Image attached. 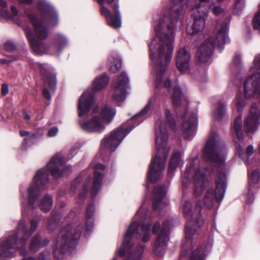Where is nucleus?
<instances>
[{"label":"nucleus","instance_id":"f257e3e1","mask_svg":"<svg viewBox=\"0 0 260 260\" xmlns=\"http://www.w3.org/2000/svg\"><path fill=\"white\" fill-rule=\"evenodd\" d=\"M65 158L60 153H56L50 159L46 166L39 170L33 178L31 183L27 189V199L21 192V205L22 206L21 218L15 230L11 231L7 236L0 239V260H8L15 256V252L19 251L22 255H26L27 241L36 231L41 220L42 215L39 214L29 220V225L27 226L25 218L28 211L27 200L32 209L38 206L42 211L50 210L53 205L51 196L45 194L40 199V190L48 187L49 172L55 178H60L64 174L72 172L70 165L64 166Z\"/></svg>","mask_w":260,"mask_h":260},{"label":"nucleus","instance_id":"f03ea898","mask_svg":"<svg viewBox=\"0 0 260 260\" xmlns=\"http://www.w3.org/2000/svg\"><path fill=\"white\" fill-rule=\"evenodd\" d=\"M155 36L149 45L150 57L151 60V74L154 80V96L151 98L148 104L137 114L135 115L127 123H123L113 130L102 140L100 151L103 154L107 151L113 152L122 142L124 138L148 116L151 106L157 104L161 97L162 87V19L154 20Z\"/></svg>","mask_w":260,"mask_h":260},{"label":"nucleus","instance_id":"7ed1b4c3","mask_svg":"<svg viewBox=\"0 0 260 260\" xmlns=\"http://www.w3.org/2000/svg\"><path fill=\"white\" fill-rule=\"evenodd\" d=\"M38 7L41 13L40 16L27 14L33 26V32L30 28H24L31 47L37 54H53L54 52L59 54L69 44L68 40L65 36L57 34L54 44L51 46H48L45 43L49 34V27L58 24L57 12L46 0H42Z\"/></svg>","mask_w":260,"mask_h":260},{"label":"nucleus","instance_id":"20e7f679","mask_svg":"<svg viewBox=\"0 0 260 260\" xmlns=\"http://www.w3.org/2000/svg\"><path fill=\"white\" fill-rule=\"evenodd\" d=\"M109 81V77L106 74L98 77L93 82L91 90L86 91L79 99L78 106L79 123L80 127L86 132L102 133L105 129L103 122L109 123L116 114L115 109L108 106L100 110L95 107L91 111V107L94 102V92L106 88Z\"/></svg>","mask_w":260,"mask_h":260},{"label":"nucleus","instance_id":"39448f33","mask_svg":"<svg viewBox=\"0 0 260 260\" xmlns=\"http://www.w3.org/2000/svg\"><path fill=\"white\" fill-rule=\"evenodd\" d=\"M152 215L147 206L143 203L136 213L125 234L122 244L116 251L121 257L126 253L125 260H141L145 246L135 243V240L147 242L151 236Z\"/></svg>","mask_w":260,"mask_h":260},{"label":"nucleus","instance_id":"423d86ee","mask_svg":"<svg viewBox=\"0 0 260 260\" xmlns=\"http://www.w3.org/2000/svg\"><path fill=\"white\" fill-rule=\"evenodd\" d=\"M155 116L154 134L156 153L151 161L148 174L147 181L152 184L157 183L152 191V206L155 212L160 214L162 206V185L160 182L162 171V120L157 110Z\"/></svg>","mask_w":260,"mask_h":260},{"label":"nucleus","instance_id":"0eeeda50","mask_svg":"<svg viewBox=\"0 0 260 260\" xmlns=\"http://www.w3.org/2000/svg\"><path fill=\"white\" fill-rule=\"evenodd\" d=\"M68 216L62 223V228L56 239V247L53 250L54 256L58 260L65 254H71L76 249V244L79 240L84 229V224L75 222Z\"/></svg>","mask_w":260,"mask_h":260},{"label":"nucleus","instance_id":"6e6552de","mask_svg":"<svg viewBox=\"0 0 260 260\" xmlns=\"http://www.w3.org/2000/svg\"><path fill=\"white\" fill-rule=\"evenodd\" d=\"M170 1L173 4V6L170 10L169 16L166 17L170 22L167 25V32L166 30L164 32V56H165V66L166 67H168L171 63L173 54L174 27L183 14L181 3L184 0Z\"/></svg>","mask_w":260,"mask_h":260},{"label":"nucleus","instance_id":"1a4fd4ad","mask_svg":"<svg viewBox=\"0 0 260 260\" xmlns=\"http://www.w3.org/2000/svg\"><path fill=\"white\" fill-rule=\"evenodd\" d=\"M90 167H92L94 170L93 179L91 180L90 175H87L86 171L82 172L79 175L72 183L71 189H75L78 187L79 183L83 179L84 176L86 182H84L83 185V190L81 191L77 199V201L79 204H82L84 202L86 191L88 189L89 184L92 182L91 187V193L92 200H94L100 190L103 180V174L100 171L104 170L105 166L101 164H90Z\"/></svg>","mask_w":260,"mask_h":260},{"label":"nucleus","instance_id":"9d476101","mask_svg":"<svg viewBox=\"0 0 260 260\" xmlns=\"http://www.w3.org/2000/svg\"><path fill=\"white\" fill-rule=\"evenodd\" d=\"M226 153L225 146L223 140L216 133H211L205 146L204 159L215 166L222 167L225 161Z\"/></svg>","mask_w":260,"mask_h":260},{"label":"nucleus","instance_id":"9b49d317","mask_svg":"<svg viewBox=\"0 0 260 260\" xmlns=\"http://www.w3.org/2000/svg\"><path fill=\"white\" fill-rule=\"evenodd\" d=\"M251 70L254 73L248 77L244 82V97L241 93H239L236 98L235 102L238 109L245 105V99L256 96L260 100V83L257 81L258 79H260V59L257 58L255 59L254 67Z\"/></svg>","mask_w":260,"mask_h":260},{"label":"nucleus","instance_id":"f8f14e48","mask_svg":"<svg viewBox=\"0 0 260 260\" xmlns=\"http://www.w3.org/2000/svg\"><path fill=\"white\" fill-rule=\"evenodd\" d=\"M229 23L227 21L223 22L220 24L219 30L216 37V41L212 37H210L205 40L200 46L197 53V57L201 62H207L211 57L214 46L216 45L219 48H222L223 45L229 41L227 32Z\"/></svg>","mask_w":260,"mask_h":260},{"label":"nucleus","instance_id":"ddd939ff","mask_svg":"<svg viewBox=\"0 0 260 260\" xmlns=\"http://www.w3.org/2000/svg\"><path fill=\"white\" fill-rule=\"evenodd\" d=\"M192 221H190L185 228V240L182 245V252L180 260H204L205 254L202 249H197L192 251V236L197 232L191 226Z\"/></svg>","mask_w":260,"mask_h":260},{"label":"nucleus","instance_id":"4468645a","mask_svg":"<svg viewBox=\"0 0 260 260\" xmlns=\"http://www.w3.org/2000/svg\"><path fill=\"white\" fill-rule=\"evenodd\" d=\"M30 68L44 79L45 84L50 91L54 92L56 88V73L54 69L47 63L31 62Z\"/></svg>","mask_w":260,"mask_h":260},{"label":"nucleus","instance_id":"2eb2a0df","mask_svg":"<svg viewBox=\"0 0 260 260\" xmlns=\"http://www.w3.org/2000/svg\"><path fill=\"white\" fill-rule=\"evenodd\" d=\"M101 6L100 12L102 16L105 18L107 24L114 28H120L121 26V15L118 3L113 6V14L111 11L104 6L105 0H96Z\"/></svg>","mask_w":260,"mask_h":260},{"label":"nucleus","instance_id":"dca6fc26","mask_svg":"<svg viewBox=\"0 0 260 260\" xmlns=\"http://www.w3.org/2000/svg\"><path fill=\"white\" fill-rule=\"evenodd\" d=\"M128 82V77L124 72H122L114 82L113 86L114 92L112 95L114 103L120 104L125 100L127 94Z\"/></svg>","mask_w":260,"mask_h":260},{"label":"nucleus","instance_id":"f3484780","mask_svg":"<svg viewBox=\"0 0 260 260\" xmlns=\"http://www.w3.org/2000/svg\"><path fill=\"white\" fill-rule=\"evenodd\" d=\"M260 118V110L255 104H253L250 109L248 116L244 122V129L248 133L254 132L258 126V120Z\"/></svg>","mask_w":260,"mask_h":260},{"label":"nucleus","instance_id":"a211bd4d","mask_svg":"<svg viewBox=\"0 0 260 260\" xmlns=\"http://www.w3.org/2000/svg\"><path fill=\"white\" fill-rule=\"evenodd\" d=\"M190 55L184 48L180 49L178 51L176 59V66L181 73L187 72L189 68Z\"/></svg>","mask_w":260,"mask_h":260},{"label":"nucleus","instance_id":"6ab92c4d","mask_svg":"<svg viewBox=\"0 0 260 260\" xmlns=\"http://www.w3.org/2000/svg\"><path fill=\"white\" fill-rule=\"evenodd\" d=\"M226 175L223 172H218L215 177L216 188L215 196L217 201H221L223 198L226 187Z\"/></svg>","mask_w":260,"mask_h":260},{"label":"nucleus","instance_id":"aec40b11","mask_svg":"<svg viewBox=\"0 0 260 260\" xmlns=\"http://www.w3.org/2000/svg\"><path fill=\"white\" fill-rule=\"evenodd\" d=\"M199 16H196L194 19L192 25L193 33H198L204 30L205 27V18L207 17V10H204L202 8V4H199L197 7Z\"/></svg>","mask_w":260,"mask_h":260},{"label":"nucleus","instance_id":"412c9836","mask_svg":"<svg viewBox=\"0 0 260 260\" xmlns=\"http://www.w3.org/2000/svg\"><path fill=\"white\" fill-rule=\"evenodd\" d=\"M152 232L154 235L158 234L153 243V251L156 255L160 256L162 251V228L161 227L159 221L154 223Z\"/></svg>","mask_w":260,"mask_h":260},{"label":"nucleus","instance_id":"4be33fe9","mask_svg":"<svg viewBox=\"0 0 260 260\" xmlns=\"http://www.w3.org/2000/svg\"><path fill=\"white\" fill-rule=\"evenodd\" d=\"M197 125V118L195 114H193L189 117L185 118L183 123L184 136L186 139L192 136L196 129Z\"/></svg>","mask_w":260,"mask_h":260},{"label":"nucleus","instance_id":"5701e85b","mask_svg":"<svg viewBox=\"0 0 260 260\" xmlns=\"http://www.w3.org/2000/svg\"><path fill=\"white\" fill-rule=\"evenodd\" d=\"M95 211L94 203L88 204L86 211V224L85 235L87 236L91 233L94 226L93 215Z\"/></svg>","mask_w":260,"mask_h":260},{"label":"nucleus","instance_id":"b1692460","mask_svg":"<svg viewBox=\"0 0 260 260\" xmlns=\"http://www.w3.org/2000/svg\"><path fill=\"white\" fill-rule=\"evenodd\" d=\"M193 181L194 185V192L196 196H200L203 192L206 185L205 175L202 171L198 170L193 176Z\"/></svg>","mask_w":260,"mask_h":260},{"label":"nucleus","instance_id":"393cba45","mask_svg":"<svg viewBox=\"0 0 260 260\" xmlns=\"http://www.w3.org/2000/svg\"><path fill=\"white\" fill-rule=\"evenodd\" d=\"M171 85V82L169 79L166 80L164 83V86L168 88L169 92H171L172 90L173 91L172 96L173 104L174 106L177 107L181 104L182 93L179 86L175 85L172 88Z\"/></svg>","mask_w":260,"mask_h":260},{"label":"nucleus","instance_id":"a878e982","mask_svg":"<svg viewBox=\"0 0 260 260\" xmlns=\"http://www.w3.org/2000/svg\"><path fill=\"white\" fill-rule=\"evenodd\" d=\"M49 243V240L47 239H44L41 240V237L39 234H36L31 238L29 245V249L30 251L37 252L40 249L47 245Z\"/></svg>","mask_w":260,"mask_h":260},{"label":"nucleus","instance_id":"bb28decb","mask_svg":"<svg viewBox=\"0 0 260 260\" xmlns=\"http://www.w3.org/2000/svg\"><path fill=\"white\" fill-rule=\"evenodd\" d=\"M181 162V153L178 151H174L169 163V173L171 174L173 173Z\"/></svg>","mask_w":260,"mask_h":260},{"label":"nucleus","instance_id":"cd10ccee","mask_svg":"<svg viewBox=\"0 0 260 260\" xmlns=\"http://www.w3.org/2000/svg\"><path fill=\"white\" fill-rule=\"evenodd\" d=\"M61 217L60 213L56 211L51 213L50 217L47 218L45 222H47L46 228L50 232L53 231L56 228Z\"/></svg>","mask_w":260,"mask_h":260},{"label":"nucleus","instance_id":"c85d7f7f","mask_svg":"<svg viewBox=\"0 0 260 260\" xmlns=\"http://www.w3.org/2000/svg\"><path fill=\"white\" fill-rule=\"evenodd\" d=\"M108 66L109 70L115 73L119 70L122 66V61L120 58L117 55H112L109 58Z\"/></svg>","mask_w":260,"mask_h":260},{"label":"nucleus","instance_id":"c756f323","mask_svg":"<svg viewBox=\"0 0 260 260\" xmlns=\"http://www.w3.org/2000/svg\"><path fill=\"white\" fill-rule=\"evenodd\" d=\"M166 118L164 121V126H165L166 131L175 132L176 130V121L170 113L169 110L166 111Z\"/></svg>","mask_w":260,"mask_h":260},{"label":"nucleus","instance_id":"7c9ffc66","mask_svg":"<svg viewBox=\"0 0 260 260\" xmlns=\"http://www.w3.org/2000/svg\"><path fill=\"white\" fill-rule=\"evenodd\" d=\"M215 201L217 202H220L216 200L215 196V190L213 191L211 189H208L203 200L204 205L208 208H210L213 206Z\"/></svg>","mask_w":260,"mask_h":260},{"label":"nucleus","instance_id":"2f4dec72","mask_svg":"<svg viewBox=\"0 0 260 260\" xmlns=\"http://www.w3.org/2000/svg\"><path fill=\"white\" fill-rule=\"evenodd\" d=\"M241 115H238L234 123V130L235 133L237 134V137L239 140L242 139L243 138V134L242 131V124H241Z\"/></svg>","mask_w":260,"mask_h":260},{"label":"nucleus","instance_id":"473e14b6","mask_svg":"<svg viewBox=\"0 0 260 260\" xmlns=\"http://www.w3.org/2000/svg\"><path fill=\"white\" fill-rule=\"evenodd\" d=\"M200 4H202V8L204 10H207L208 12V9H211L214 14L216 15H221L223 16L225 14V12L223 9H222L219 6H214V4L213 3V5L210 8L207 6V5L205 3H201Z\"/></svg>","mask_w":260,"mask_h":260},{"label":"nucleus","instance_id":"72a5a7b5","mask_svg":"<svg viewBox=\"0 0 260 260\" xmlns=\"http://www.w3.org/2000/svg\"><path fill=\"white\" fill-rule=\"evenodd\" d=\"M226 105L224 103L219 102L217 104L214 112V116L216 119H220L225 113Z\"/></svg>","mask_w":260,"mask_h":260},{"label":"nucleus","instance_id":"f704fd0d","mask_svg":"<svg viewBox=\"0 0 260 260\" xmlns=\"http://www.w3.org/2000/svg\"><path fill=\"white\" fill-rule=\"evenodd\" d=\"M183 211L186 217L189 219H193V213L191 210V204L189 202H185L183 206Z\"/></svg>","mask_w":260,"mask_h":260},{"label":"nucleus","instance_id":"c9c22d12","mask_svg":"<svg viewBox=\"0 0 260 260\" xmlns=\"http://www.w3.org/2000/svg\"><path fill=\"white\" fill-rule=\"evenodd\" d=\"M172 225V221L169 220L164 223V246L165 245V239H168V236L170 233V229Z\"/></svg>","mask_w":260,"mask_h":260},{"label":"nucleus","instance_id":"e433bc0d","mask_svg":"<svg viewBox=\"0 0 260 260\" xmlns=\"http://www.w3.org/2000/svg\"><path fill=\"white\" fill-rule=\"evenodd\" d=\"M20 135L23 137H26L24 139V141L26 143H28L36 138V134H30L28 131H20Z\"/></svg>","mask_w":260,"mask_h":260},{"label":"nucleus","instance_id":"4c0bfd02","mask_svg":"<svg viewBox=\"0 0 260 260\" xmlns=\"http://www.w3.org/2000/svg\"><path fill=\"white\" fill-rule=\"evenodd\" d=\"M253 27L254 29H260V9L255 14L252 21Z\"/></svg>","mask_w":260,"mask_h":260},{"label":"nucleus","instance_id":"58836bf2","mask_svg":"<svg viewBox=\"0 0 260 260\" xmlns=\"http://www.w3.org/2000/svg\"><path fill=\"white\" fill-rule=\"evenodd\" d=\"M11 14L10 13V12H9V16H8V17H5L3 15H0V17H3L4 18H7V19H10V18H12V19H14V18L16 16H18V10L17 9H16V8L14 6H12L11 7Z\"/></svg>","mask_w":260,"mask_h":260},{"label":"nucleus","instance_id":"ea45409f","mask_svg":"<svg viewBox=\"0 0 260 260\" xmlns=\"http://www.w3.org/2000/svg\"><path fill=\"white\" fill-rule=\"evenodd\" d=\"M4 48L6 51L11 52L16 49V46L13 42L8 41L4 44Z\"/></svg>","mask_w":260,"mask_h":260},{"label":"nucleus","instance_id":"a19ab883","mask_svg":"<svg viewBox=\"0 0 260 260\" xmlns=\"http://www.w3.org/2000/svg\"><path fill=\"white\" fill-rule=\"evenodd\" d=\"M250 179L254 183H257L259 180V173L257 171H253L250 174Z\"/></svg>","mask_w":260,"mask_h":260},{"label":"nucleus","instance_id":"79ce46f5","mask_svg":"<svg viewBox=\"0 0 260 260\" xmlns=\"http://www.w3.org/2000/svg\"><path fill=\"white\" fill-rule=\"evenodd\" d=\"M245 0H236L235 6L233 9V12L235 14H239V11L238 10V7H240L241 4H243Z\"/></svg>","mask_w":260,"mask_h":260},{"label":"nucleus","instance_id":"37998d69","mask_svg":"<svg viewBox=\"0 0 260 260\" xmlns=\"http://www.w3.org/2000/svg\"><path fill=\"white\" fill-rule=\"evenodd\" d=\"M58 130L57 127H53L50 128L48 132V135L50 137H53L55 136L58 133Z\"/></svg>","mask_w":260,"mask_h":260},{"label":"nucleus","instance_id":"c03bdc74","mask_svg":"<svg viewBox=\"0 0 260 260\" xmlns=\"http://www.w3.org/2000/svg\"><path fill=\"white\" fill-rule=\"evenodd\" d=\"M49 253L48 251H44L41 252L38 257V260H47V255Z\"/></svg>","mask_w":260,"mask_h":260},{"label":"nucleus","instance_id":"a18cd8bd","mask_svg":"<svg viewBox=\"0 0 260 260\" xmlns=\"http://www.w3.org/2000/svg\"><path fill=\"white\" fill-rule=\"evenodd\" d=\"M7 6V2L4 0H0V7L1 9H0L1 11H9L7 9H5Z\"/></svg>","mask_w":260,"mask_h":260},{"label":"nucleus","instance_id":"49530a36","mask_svg":"<svg viewBox=\"0 0 260 260\" xmlns=\"http://www.w3.org/2000/svg\"><path fill=\"white\" fill-rule=\"evenodd\" d=\"M43 95L46 99L50 101L51 100V96L50 95V93L49 91L47 89L44 88L43 91Z\"/></svg>","mask_w":260,"mask_h":260},{"label":"nucleus","instance_id":"de8ad7c7","mask_svg":"<svg viewBox=\"0 0 260 260\" xmlns=\"http://www.w3.org/2000/svg\"><path fill=\"white\" fill-rule=\"evenodd\" d=\"M1 91H2V94H3L4 95H6L8 93L9 88L7 84H3L2 85V88H1Z\"/></svg>","mask_w":260,"mask_h":260},{"label":"nucleus","instance_id":"09e8293b","mask_svg":"<svg viewBox=\"0 0 260 260\" xmlns=\"http://www.w3.org/2000/svg\"><path fill=\"white\" fill-rule=\"evenodd\" d=\"M79 147L78 146H74L70 150V153L72 156L75 155L79 151Z\"/></svg>","mask_w":260,"mask_h":260},{"label":"nucleus","instance_id":"8fccbe9b","mask_svg":"<svg viewBox=\"0 0 260 260\" xmlns=\"http://www.w3.org/2000/svg\"><path fill=\"white\" fill-rule=\"evenodd\" d=\"M201 3H205L207 6L209 8L211 7L213 4V1L212 0H199Z\"/></svg>","mask_w":260,"mask_h":260},{"label":"nucleus","instance_id":"3c124183","mask_svg":"<svg viewBox=\"0 0 260 260\" xmlns=\"http://www.w3.org/2000/svg\"><path fill=\"white\" fill-rule=\"evenodd\" d=\"M253 152V147L252 145H249L246 148V153L248 155H251Z\"/></svg>","mask_w":260,"mask_h":260},{"label":"nucleus","instance_id":"603ef678","mask_svg":"<svg viewBox=\"0 0 260 260\" xmlns=\"http://www.w3.org/2000/svg\"><path fill=\"white\" fill-rule=\"evenodd\" d=\"M16 59H0V62L3 64H8L13 61L15 60Z\"/></svg>","mask_w":260,"mask_h":260},{"label":"nucleus","instance_id":"864d4df0","mask_svg":"<svg viewBox=\"0 0 260 260\" xmlns=\"http://www.w3.org/2000/svg\"><path fill=\"white\" fill-rule=\"evenodd\" d=\"M19 3L21 4H25L27 5H30L33 3V0H17Z\"/></svg>","mask_w":260,"mask_h":260},{"label":"nucleus","instance_id":"5fc2aeb1","mask_svg":"<svg viewBox=\"0 0 260 260\" xmlns=\"http://www.w3.org/2000/svg\"><path fill=\"white\" fill-rule=\"evenodd\" d=\"M24 115V119L26 120H29L30 119V116L29 114L26 112L25 110H24L23 112Z\"/></svg>","mask_w":260,"mask_h":260},{"label":"nucleus","instance_id":"6e6d98bb","mask_svg":"<svg viewBox=\"0 0 260 260\" xmlns=\"http://www.w3.org/2000/svg\"><path fill=\"white\" fill-rule=\"evenodd\" d=\"M0 15H3L5 17H8L9 16V13L8 11H0Z\"/></svg>","mask_w":260,"mask_h":260},{"label":"nucleus","instance_id":"4d7b16f0","mask_svg":"<svg viewBox=\"0 0 260 260\" xmlns=\"http://www.w3.org/2000/svg\"><path fill=\"white\" fill-rule=\"evenodd\" d=\"M35 257L32 256H29L27 257H24L20 260H35Z\"/></svg>","mask_w":260,"mask_h":260},{"label":"nucleus","instance_id":"13d9d810","mask_svg":"<svg viewBox=\"0 0 260 260\" xmlns=\"http://www.w3.org/2000/svg\"><path fill=\"white\" fill-rule=\"evenodd\" d=\"M240 59V56L239 55H237L234 58V61L237 63Z\"/></svg>","mask_w":260,"mask_h":260},{"label":"nucleus","instance_id":"bf43d9fd","mask_svg":"<svg viewBox=\"0 0 260 260\" xmlns=\"http://www.w3.org/2000/svg\"><path fill=\"white\" fill-rule=\"evenodd\" d=\"M116 1L117 2H118L119 0H116ZM114 1V0H107V2L109 4H111ZM117 3L118 4V3Z\"/></svg>","mask_w":260,"mask_h":260},{"label":"nucleus","instance_id":"052dcab7","mask_svg":"<svg viewBox=\"0 0 260 260\" xmlns=\"http://www.w3.org/2000/svg\"><path fill=\"white\" fill-rule=\"evenodd\" d=\"M199 208V211H198V212H199V213H200V212H201V206H200V205L199 206V205H198L197 206V208Z\"/></svg>","mask_w":260,"mask_h":260},{"label":"nucleus","instance_id":"680f3d73","mask_svg":"<svg viewBox=\"0 0 260 260\" xmlns=\"http://www.w3.org/2000/svg\"><path fill=\"white\" fill-rule=\"evenodd\" d=\"M167 193V191H166L165 188H164V192H163V193H164V197H165V194Z\"/></svg>","mask_w":260,"mask_h":260},{"label":"nucleus","instance_id":"e2e57ef3","mask_svg":"<svg viewBox=\"0 0 260 260\" xmlns=\"http://www.w3.org/2000/svg\"><path fill=\"white\" fill-rule=\"evenodd\" d=\"M64 206H65V204H64V203H61V207H64Z\"/></svg>","mask_w":260,"mask_h":260},{"label":"nucleus","instance_id":"0e129e2a","mask_svg":"<svg viewBox=\"0 0 260 260\" xmlns=\"http://www.w3.org/2000/svg\"><path fill=\"white\" fill-rule=\"evenodd\" d=\"M112 260H117L116 257H114Z\"/></svg>","mask_w":260,"mask_h":260},{"label":"nucleus","instance_id":"69168bd1","mask_svg":"<svg viewBox=\"0 0 260 260\" xmlns=\"http://www.w3.org/2000/svg\"><path fill=\"white\" fill-rule=\"evenodd\" d=\"M199 222H200V220L199 219L197 220V223H199Z\"/></svg>","mask_w":260,"mask_h":260},{"label":"nucleus","instance_id":"338daca9","mask_svg":"<svg viewBox=\"0 0 260 260\" xmlns=\"http://www.w3.org/2000/svg\"><path fill=\"white\" fill-rule=\"evenodd\" d=\"M259 152L260 153V145H259Z\"/></svg>","mask_w":260,"mask_h":260},{"label":"nucleus","instance_id":"774afa93","mask_svg":"<svg viewBox=\"0 0 260 260\" xmlns=\"http://www.w3.org/2000/svg\"><path fill=\"white\" fill-rule=\"evenodd\" d=\"M165 135H164V136H163L164 140L165 139Z\"/></svg>","mask_w":260,"mask_h":260}]
</instances>
